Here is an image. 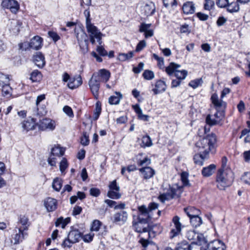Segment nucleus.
Here are the masks:
<instances>
[{
    "label": "nucleus",
    "instance_id": "1",
    "mask_svg": "<svg viewBox=\"0 0 250 250\" xmlns=\"http://www.w3.org/2000/svg\"><path fill=\"white\" fill-rule=\"evenodd\" d=\"M216 136L213 133L209 134L202 139L199 140L196 144V147L199 154L194 155L193 160L194 163L199 166L203 165L204 159L207 158L208 155L210 152L214 153L216 147Z\"/></svg>",
    "mask_w": 250,
    "mask_h": 250
},
{
    "label": "nucleus",
    "instance_id": "2",
    "mask_svg": "<svg viewBox=\"0 0 250 250\" xmlns=\"http://www.w3.org/2000/svg\"><path fill=\"white\" fill-rule=\"evenodd\" d=\"M84 15L85 17V27L88 34L90 42L92 44H94L96 41H97L99 45H101L103 34L97 27L92 23L90 11L88 10H85L84 11Z\"/></svg>",
    "mask_w": 250,
    "mask_h": 250
},
{
    "label": "nucleus",
    "instance_id": "3",
    "mask_svg": "<svg viewBox=\"0 0 250 250\" xmlns=\"http://www.w3.org/2000/svg\"><path fill=\"white\" fill-rule=\"evenodd\" d=\"M233 179V173L231 170H218L216 180L217 187L220 190H224L232 184Z\"/></svg>",
    "mask_w": 250,
    "mask_h": 250
},
{
    "label": "nucleus",
    "instance_id": "4",
    "mask_svg": "<svg viewBox=\"0 0 250 250\" xmlns=\"http://www.w3.org/2000/svg\"><path fill=\"white\" fill-rule=\"evenodd\" d=\"M148 221L137 219V221L132 222L133 229L138 233L148 232V237H154L157 232L154 231V229L157 227V225L150 226L148 223Z\"/></svg>",
    "mask_w": 250,
    "mask_h": 250
},
{
    "label": "nucleus",
    "instance_id": "5",
    "mask_svg": "<svg viewBox=\"0 0 250 250\" xmlns=\"http://www.w3.org/2000/svg\"><path fill=\"white\" fill-rule=\"evenodd\" d=\"M82 237V233L78 229H72L68 234L62 245L63 248H70L73 244L78 242Z\"/></svg>",
    "mask_w": 250,
    "mask_h": 250
},
{
    "label": "nucleus",
    "instance_id": "6",
    "mask_svg": "<svg viewBox=\"0 0 250 250\" xmlns=\"http://www.w3.org/2000/svg\"><path fill=\"white\" fill-rule=\"evenodd\" d=\"M42 39L41 37L36 36L33 37L30 42H24L19 44L20 49L26 50L30 48L34 50L40 49L42 46Z\"/></svg>",
    "mask_w": 250,
    "mask_h": 250
},
{
    "label": "nucleus",
    "instance_id": "7",
    "mask_svg": "<svg viewBox=\"0 0 250 250\" xmlns=\"http://www.w3.org/2000/svg\"><path fill=\"white\" fill-rule=\"evenodd\" d=\"M181 192V189L178 187H170L168 191L166 193L161 194L159 198L162 202H165V201L179 197Z\"/></svg>",
    "mask_w": 250,
    "mask_h": 250
},
{
    "label": "nucleus",
    "instance_id": "8",
    "mask_svg": "<svg viewBox=\"0 0 250 250\" xmlns=\"http://www.w3.org/2000/svg\"><path fill=\"white\" fill-rule=\"evenodd\" d=\"M180 220V218L178 216H175L172 218V222L173 225H170L171 228L169 232V237L171 239L179 235L181 232L182 225Z\"/></svg>",
    "mask_w": 250,
    "mask_h": 250
},
{
    "label": "nucleus",
    "instance_id": "9",
    "mask_svg": "<svg viewBox=\"0 0 250 250\" xmlns=\"http://www.w3.org/2000/svg\"><path fill=\"white\" fill-rule=\"evenodd\" d=\"M88 85L94 98L97 99L99 97L100 83L99 80L96 79V76H92L88 82Z\"/></svg>",
    "mask_w": 250,
    "mask_h": 250
},
{
    "label": "nucleus",
    "instance_id": "10",
    "mask_svg": "<svg viewBox=\"0 0 250 250\" xmlns=\"http://www.w3.org/2000/svg\"><path fill=\"white\" fill-rule=\"evenodd\" d=\"M1 6L4 8L8 9L13 13H16L20 8V6L15 0H3Z\"/></svg>",
    "mask_w": 250,
    "mask_h": 250
},
{
    "label": "nucleus",
    "instance_id": "11",
    "mask_svg": "<svg viewBox=\"0 0 250 250\" xmlns=\"http://www.w3.org/2000/svg\"><path fill=\"white\" fill-rule=\"evenodd\" d=\"M96 76V79L99 80L100 83H106L110 77V72L105 69H100L98 71L94 72L92 76Z\"/></svg>",
    "mask_w": 250,
    "mask_h": 250
},
{
    "label": "nucleus",
    "instance_id": "12",
    "mask_svg": "<svg viewBox=\"0 0 250 250\" xmlns=\"http://www.w3.org/2000/svg\"><path fill=\"white\" fill-rule=\"evenodd\" d=\"M14 234L12 236V239L14 240V244L17 245L21 243L24 239L27 233L24 232V230L22 228L16 227L14 229Z\"/></svg>",
    "mask_w": 250,
    "mask_h": 250
},
{
    "label": "nucleus",
    "instance_id": "13",
    "mask_svg": "<svg viewBox=\"0 0 250 250\" xmlns=\"http://www.w3.org/2000/svg\"><path fill=\"white\" fill-rule=\"evenodd\" d=\"M138 215L137 219H142L143 220L149 221L152 217L151 213H150L148 209L145 205L139 206Z\"/></svg>",
    "mask_w": 250,
    "mask_h": 250
},
{
    "label": "nucleus",
    "instance_id": "14",
    "mask_svg": "<svg viewBox=\"0 0 250 250\" xmlns=\"http://www.w3.org/2000/svg\"><path fill=\"white\" fill-rule=\"evenodd\" d=\"M43 205L48 212H52L57 209L58 202L54 198L47 197L43 200Z\"/></svg>",
    "mask_w": 250,
    "mask_h": 250
},
{
    "label": "nucleus",
    "instance_id": "15",
    "mask_svg": "<svg viewBox=\"0 0 250 250\" xmlns=\"http://www.w3.org/2000/svg\"><path fill=\"white\" fill-rule=\"evenodd\" d=\"M128 214L125 211L121 210L115 213L112 217L113 223L124 224L127 220Z\"/></svg>",
    "mask_w": 250,
    "mask_h": 250
},
{
    "label": "nucleus",
    "instance_id": "16",
    "mask_svg": "<svg viewBox=\"0 0 250 250\" xmlns=\"http://www.w3.org/2000/svg\"><path fill=\"white\" fill-rule=\"evenodd\" d=\"M208 249V242L205 238V242H201L199 240L193 242L189 245V250H207Z\"/></svg>",
    "mask_w": 250,
    "mask_h": 250
},
{
    "label": "nucleus",
    "instance_id": "17",
    "mask_svg": "<svg viewBox=\"0 0 250 250\" xmlns=\"http://www.w3.org/2000/svg\"><path fill=\"white\" fill-rule=\"evenodd\" d=\"M139 170L141 176L145 180L152 178L155 174V170L150 167H145L140 168Z\"/></svg>",
    "mask_w": 250,
    "mask_h": 250
},
{
    "label": "nucleus",
    "instance_id": "18",
    "mask_svg": "<svg viewBox=\"0 0 250 250\" xmlns=\"http://www.w3.org/2000/svg\"><path fill=\"white\" fill-rule=\"evenodd\" d=\"M226 247L222 241L215 240L208 244V250H225Z\"/></svg>",
    "mask_w": 250,
    "mask_h": 250
},
{
    "label": "nucleus",
    "instance_id": "19",
    "mask_svg": "<svg viewBox=\"0 0 250 250\" xmlns=\"http://www.w3.org/2000/svg\"><path fill=\"white\" fill-rule=\"evenodd\" d=\"M182 10L184 13L186 15L192 14L195 11V4L193 1H187L184 3Z\"/></svg>",
    "mask_w": 250,
    "mask_h": 250
},
{
    "label": "nucleus",
    "instance_id": "20",
    "mask_svg": "<svg viewBox=\"0 0 250 250\" xmlns=\"http://www.w3.org/2000/svg\"><path fill=\"white\" fill-rule=\"evenodd\" d=\"M75 34L76 35V37L77 39L78 42L80 45H81L83 41H84V42L86 43L87 42V40L86 39V35L84 31L79 28H75L74 30Z\"/></svg>",
    "mask_w": 250,
    "mask_h": 250
},
{
    "label": "nucleus",
    "instance_id": "21",
    "mask_svg": "<svg viewBox=\"0 0 250 250\" xmlns=\"http://www.w3.org/2000/svg\"><path fill=\"white\" fill-rule=\"evenodd\" d=\"M155 87L152 90L154 94L156 95L165 91L167 88V85L164 81L160 80L156 81Z\"/></svg>",
    "mask_w": 250,
    "mask_h": 250
},
{
    "label": "nucleus",
    "instance_id": "22",
    "mask_svg": "<svg viewBox=\"0 0 250 250\" xmlns=\"http://www.w3.org/2000/svg\"><path fill=\"white\" fill-rule=\"evenodd\" d=\"M187 238L189 240H199L201 242H205V237L202 234L196 233L194 230H190L187 231L186 234Z\"/></svg>",
    "mask_w": 250,
    "mask_h": 250
},
{
    "label": "nucleus",
    "instance_id": "23",
    "mask_svg": "<svg viewBox=\"0 0 250 250\" xmlns=\"http://www.w3.org/2000/svg\"><path fill=\"white\" fill-rule=\"evenodd\" d=\"M139 242L143 247L146 248L145 250H158V248L155 244L147 239L141 238Z\"/></svg>",
    "mask_w": 250,
    "mask_h": 250
},
{
    "label": "nucleus",
    "instance_id": "24",
    "mask_svg": "<svg viewBox=\"0 0 250 250\" xmlns=\"http://www.w3.org/2000/svg\"><path fill=\"white\" fill-rule=\"evenodd\" d=\"M34 62L39 68L43 67L45 64L44 57L41 52H38L33 57Z\"/></svg>",
    "mask_w": 250,
    "mask_h": 250
},
{
    "label": "nucleus",
    "instance_id": "25",
    "mask_svg": "<svg viewBox=\"0 0 250 250\" xmlns=\"http://www.w3.org/2000/svg\"><path fill=\"white\" fill-rule=\"evenodd\" d=\"M211 100L214 106L217 109L224 108L226 106V103L222 100H219L218 95L215 93L212 95Z\"/></svg>",
    "mask_w": 250,
    "mask_h": 250
},
{
    "label": "nucleus",
    "instance_id": "26",
    "mask_svg": "<svg viewBox=\"0 0 250 250\" xmlns=\"http://www.w3.org/2000/svg\"><path fill=\"white\" fill-rule=\"evenodd\" d=\"M21 124L22 128L26 131H28L35 128L36 122L33 118H29L27 120L23 121Z\"/></svg>",
    "mask_w": 250,
    "mask_h": 250
},
{
    "label": "nucleus",
    "instance_id": "27",
    "mask_svg": "<svg viewBox=\"0 0 250 250\" xmlns=\"http://www.w3.org/2000/svg\"><path fill=\"white\" fill-rule=\"evenodd\" d=\"M82 83V78L80 76L77 78H71L67 83L68 87L72 89L76 88Z\"/></svg>",
    "mask_w": 250,
    "mask_h": 250
},
{
    "label": "nucleus",
    "instance_id": "28",
    "mask_svg": "<svg viewBox=\"0 0 250 250\" xmlns=\"http://www.w3.org/2000/svg\"><path fill=\"white\" fill-rule=\"evenodd\" d=\"M143 10L145 15L146 16H151L155 12V4L151 2L146 3L144 6Z\"/></svg>",
    "mask_w": 250,
    "mask_h": 250
},
{
    "label": "nucleus",
    "instance_id": "29",
    "mask_svg": "<svg viewBox=\"0 0 250 250\" xmlns=\"http://www.w3.org/2000/svg\"><path fill=\"white\" fill-rule=\"evenodd\" d=\"M215 168L216 166L214 164H211L203 168L202 174L204 177H209L214 173Z\"/></svg>",
    "mask_w": 250,
    "mask_h": 250
},
{
    "label": "nucleus",
    "instance_id": "30",
    "mask_svg": "<svg viewBox=\"0 0 250 250\" xmlns=\"http://www.w3.org/2000/svg\"><path fill=\"white\" fill-rule=\"evenodd\" d=\"M65 149L60 145H55L51 149V154L53 156L61 157L64 154Z\"/></svg>",
    "mask_w": 250,
    "mask_h": 250
},
{
    "label": "nucleus",
    "instance_id": "31",
    "mask_svg": "<svg viewBox=\"0 0 250 250\" xmlns=\"http://www.w3.org/2000/svg\"><path fill=\"white\" fill-rule=\"evenodd\" d=\"M42 127H44L45 129H49L50 130H53L55 128V122L48 119H43L42 122Z\"/></svg>",
    "mask_w": 250,
    "mask_h": 250
},
{
    "label": "nucleus",
    "instance_id": "32",
    "mask_svg": "<svg viewBox=\"0 0 250 250\" xmlns=\"http://www.w3.org/2000/svg\"><path fill=\"white\" fill-rule=\"evenodd\" d=\"M238 2L237 0L234 2L231 0L227 5V10L230 13L238 12L240 9Z\"/></svg>",
    "mask_w": 250,
    "mask_h": 250
},
{
    "label": "nucleus",
    "instance_id": "33",
    "mask_svg": "<svg viewBox=\"0 0 250 250\" xmlns=\"http://www.w3.org/2000/svg\"><path fill=\"white\" fill-rule=\"evenodd\" d=\"M180 65L174 62H171L169 65L166 68V72L169 75H172L174 73H175L176 69L180 67Z\"/></svg>",
    "mask_w": 250,
    "mask_h": 250
},
{
    "label": "nucleus",
    "instance_id": "34",
    "mask_svg": "<svg viewBox=\"0 0 250 250\" xmlns=\"http://www.w3.org/2000/svg\"><path fill=\"white\" fill-rule=\"evenodd\" d=\"M184 210L189 218L199 215L200 212L199 210L192 207L185 208Z\"/></svg>",
    "mask_w": 250,
    "mask_h": 250
},
{
    "label": "nucleus",
    "instance_id": "35",
    "mask_svg": "<svg viewBox=\"0 0 250 250\" xmlns=\"http://www.w3.org/2000/svg\"><path fill=\"white\" fill-rule=\"evenodd\" d=\"M2 87V95L6 97H10L12 95V88L10 84L7 83L1 86Z\"/></svg>",
    "mask_w": 250,
    "mask_h": 250
},
{
    "label": "nucleus",
    "instance_id": "36",
    "mask_svg": "<svg viewBox=\"0 0 250 250\" xmlns=\"http://www.w3.org/2000/svg\"><path fill=\"white\" fill-rule=\"evenodd\" d=\"M118 96H111L109 98L108 102L110 104H118L122 98L120 92H116Z\"/></svg>",
    "mask_w": 250,
    "mask_h": 250
},
{
    "label": "nucleus",
    "instance_id": "37",
    "mask_svg": "<svg viewBox=\"0 0 250 250\" xmlns=\"http://www.w3.org/2000/svg\"><path fill=\"white\" fill-rule=\"evenodd\" d=\"M152 140L148 135H146L142 137V144L141 145L142 147H150L152 146Z\"/></svg>",
    "mask_w": 250,
    "mask_h": 250
},
{
    "label": "nucleus",
    "instance_id": "38",
    "mask_svg": "<svg viewBox=\"0 0 250 250\" xmlns=\"http://www.w3.org/2000/svg\"><path fill=\"white\" fill-rule=\"evenodd\" d=\"M42 78L41 73L38 70H34L31 73L30 79L33 82H40Z\"/></svg>",
    "mask_w": 250,
    "mask_h": 250
},
{
    "label": "nucleus",
    "instance_id": "39",
    "mask_svg": "<svg viewBox=\"0 0 250 250\" xmlns=\"http://www.w3.org/2000/svg\"><path fill=\"white\" fill-rule=\"evenodd\" d=\"M62 185V181L61 179L56 178L52 183V188L57 191H59Z\"/></svg>",
    "mask_w": 250,
    "mask_h": 250
},
{
    "label": "nucleus",
    "instance_id": "40",
    "mask_svg": "<svg viewBox=\"0 0 250 250\" xmlns=\"http://www.w3.org/2000/svg\"><path fill=\"white\" fill-rule=\"evenodd\" d=\"M70 221L69 218H66L64 219L62 217H60L56 220L55 222V226L57 227L61 225L62 229H64L65 226L69 223Z\"/></svg>",
    "mask_w": 250,
    "mask_h": 250
},
{
    "label": "nucleus",
    "instance_id": "41",
    "mask_svg": "<svg viewBox=\"0 0 250 250\" xmlns=\"http://www.w3.org/2000/svg\"><path fill=\"white\" fill-rule=\"evenodd\" d=\"M189 218L190 220V223L194 227H197L202 223V219L199 216V215H196Z\"/></svg>",
    "mask_w": 250,
    "mask_h": 250
},
{
    "label": "nucleus",
    "instance_id": "42",
    "mask_svg": "<svg viewBox=\"0 0 250 250\" xmlns=\"http://www.w3.org/2000/svg\"><path fill=\"white\" fill-rule=\"evenodd\" d=\"M133 52L130 51L128 53H120L118 59L120 61L124 62L132 58L133 56Z\"/></svg>",
    "mask_w": 250,
    "mask_h": 250
},
{
    "label": "nucleus",
    "instance_id": "43",
    "mask_svg": "<svg viewBox=\"0 0 250 250\" xmlns=\"http://www.w3.org/2000/svg\"><path fill=\"white\" fill-rule=\"evenodd\" d=\"M215 3L213 0H205L204 9L205 10L210 11L214 7Z\"/></svg>",
    "mask_w": 250,
    "mask_h": 250
},
{
    "label": "nucleus",
    "instance_id": "44",
    "mask_svg": "<svg viewBox=\"0 0 250 250\" xmlns=\"http://www.w3.org/2000/svg\"><path fill=\"white\" fill-rule=\"evenodd\" d=\"M107 195L109 198L114 199H119L121 196V194L119 193V190H109Z\"/></svg>",
    "mask_w": 250,
    "mask_h": 250
},
{
    "label": "nucleus",
    "instance_id": "45",
    "mask_svg": "<svg viewBox=\"0 0 250 250\" xmlns=\"http://www.w3.org/2000/svg\"><path fill=\"white\" fill-rule=\"evenodd\" d=\"M188 75V71L186 70H183L181 71L176 70L175 76L179 80H184Z\"/></svg>",
    "mask_w": 250,
    "mask_h": 250
},
{
    "label": "nucleus",
    "instance_id": "46",
    "mask_svg": "<svg viewBox=\"0 0 250 250\" xmlns=\"http://www.w3.org/2000/svg\"><path fill=\"white\" fill-rule=\"evenodd\" d=\"M220 119H215L214 116L208 115L206 118V122L209 125H214L219 123Z\"/></svg>",
    "mask_w": 250,
    "mask_h": 250
},
{
    "label": "nucleus",
    "instance_id": "47",
    "mask_svg": "<svg viewBox=\"0 0 250 250\" xmlns=\"http://www.w3.org/2000/svg\"><path fill=\"white\" fill-rule=\"evenodd\" d=\"M10 79L8 75L0 73V86L9 83Z\"/></svg>",
    "mask_w": 250,
    "mask_h": 250
},
{
    "label": "nucleus",
    "instance_id": "48",
    "mask_svg": "<svg viewBox=\"0 0 250 250\" xmlns=\"http://www.w3.org/2000/svg\"><path fill=\"white\" fill-rule=\"evenodd\" d=\"M203 83L202 79H197L192 81H191L188 85L195 89L201 85Z\"/></svg>",
    "mask_w": 250,
    "mask_h": 250
},
{
    "label": "nucleus",
    "instance_id": "49",
    "mask_svg": "<svg viewBox=\"0 0 250 250\" xmlns=\"http://www.w3.org/2000/svg\"><path fill=\"white\" fill-rule=\"evenodd\" d=\"M144 79L147 80H150L154 78V74L153 71L149 70H145L143 73Z\"/></svg>",
    "mask_w": 250,
    "mask_h": 250
},
{
    "label": "nucleus",
    "instance_id": "50",
    "mask_svg": "<svg viewBox=\"0 0 250 250\" xmlns=\"http://www.w3.org/2000/svg\"><path fill=\"white\" fill-rule=\"evenodd\" d=\"M81 143L82 145L86 146L89 143V136L86 132H83L81 139Z\"/></svg>",
    "mask_w": 250,
    "mask_h": 250
},
{
    "label": "nucleus",
    "instance_id": "51",
    "mask_svg": "<svg viewBox=\"0 0 250 250\" xmlns=\"http://www.w3.org/2000/svg\"><path fill=\"white\" fill-rule=\"evenodd\" d=\"M101 224L102 223L100 221L98 220H94L92 224L91 230L92 231H98L99 230Z\"/></svg>",
    "mask_w": 250,
    "mask_h": 250
},
{
    "label": "nucleus",
    "instance_id": "52",
    "mask_svg": "<svg viewBox=\"0 0 250 250\" xmlns=\"http://www.w3.org/2000/svg\"><path fill=\"white\" fill-rule=\"evenodd\" d=\"M151 26L150 23H142L139 26V32L141 33H145L146 31L150 29V27Z\"/></svg>",
    "mask_w": 250,
    "mask_h": 250
},
{
    "label": "nucleus",
    "instance_id": "53",
    "mask_svg": "<svg viewBox=\"0 0 250 250\" xmlns=\"http://www.w3.org/2000/svg\"><path fill=\"white\" fill-rule=\"evenodd\" d=\"M175 250H189V245L186 242H182L178 244Z\"/></svg>",
    "mask_w": 250,
    "mask_h": 250
},
{
    "label": "nucleus",
    "instance_id": "54",
    "mask_svg": "<svg viewBox=\"0 0 250 250\" xmlns=\"http://www.w3.org/2000/svg\"><path fill=\"white\" fill-rule=\"evenodd\" d=\"M68 167L67 160L65 158H63L60 163V170L62 173Z\"/></svg>",
    "mask_w": 250,
    "mask_h": 250
},
{
    "label": "nucleus",
    "instance_id": "55",
    "mask_svg": "<svg viewBox=\"0 0 250 250\" xmlns=\"http://www.w3.org/2000/svg\"><path fill=\"white\" fill-rule=\"evenodd\" d=\"M151 163V160L148 157H145L143 160L137 162L139 166H148Z\"/></svg>",
    "mask_w": 250,
    "mask_h": 250
},
{
    "label": "nucleus",
    "instance_id": "56",
    "mask_svg": "<svg viewBox=\"0 0 250 250\" xmlns=\"http://www.w3.org/2000/svg\"><path fill=\"white\" fill-rule=\"evenodd\" d=\"M241 180L244 183L250 185V172H245L242 176Z\"/></svg>",
    "mask_w": 250,
    "mask_h": 250
},
{
    "label": "nucleus",
    "instance_id": "57",
    "mask_svg": "<svg viewBox=\"0 0 250 250\" xmlns=\"http://www.w3.org/2000/svg\"><path fill=\"white\" fill-rule=\"evenodd\" d=\"M230 1L231 0H216V3L218 7L224 8L227 6Z\"/></svg>",
    "mask_w": 250,
    "mask_h": 250
},
{
    "label": "nucleus",
    "instance_id": "58",
    "mask_svg": "<svg viewBox=\"0 0 250 250\" xmlns=\"http://www.w3.org/2000/svg\"><path fill=\"white\" fill-rule=\"evenodd\" d=\"M153 57L154 59L158 62V64L160 68H162L164 65V59L163 57H159L157 54H153Z\"/></svg>",
    "mask_w": 250,
    "mask_h": 250
},
{
    "label": "nucleus",
    "instance_id": "59",
    "mask_svg": "<svg viewBox=\"0 0 250 250\" xmlns=\"http://www.w3.org/2000/svg\"><path fill=\"white\" fill-rule=\"evenodd\" d=\"M28 222V219L27 218L23 216L21 218L20 220V223L23 226L20 227V228H22L23 230H25L27 229L28 226L27 225Z\"/></svg>",
    "mask_w": 250,
    "mask_h": 250
},
{
    "label": "nucleus",
    "instance_id": "60",
    "mask_svg": "<svg viewBox=\"0 0 250 250\" xmlns=\"http://www.w3.org/2000/svg\"><path fill=\"white\" fill-rule=\"evenodd\" d=\"M180 30L181 33L189 34L190 33V29L189 25L186 23L181 26Z\"/></svg>",
    "mask_w": 250,
    "mask_h": 250
},
{
    "label": "nucleus",
    "instance_id": "61",
    "mask_svg": "<svg viewBox=\"0 0 250 250\" xmlns=\"http://www.w3.org/2000/svg\"><path fill=\"white\" fill-rule=\"evenodd\" d=\"M227 159L226 157H223L222 159L221 167L218 170H231V169L227 166Z\"/></svg>",
    "mask_w": 250,
    "mask_h": 250
},
{
    "label": "nucleus",
    "instance_id": "62",
    "mask_svg": "<svg viewBox=\"0 0 250 250\" xmlns=\"http://www.w3.org/2000/svg\"><path fill=\"white\" fill-rule=\"evenodd\" d=\"M146 42L145 40L140 41L137 45L135 51L139 52L146 46Z\"/></svg>",
    "mask_w": 250,
    "mask_h": 250
},
{
    "label": "nucleus",
    "instance_id": "63",
    "mask_svg": "<svg viewBox=\"0 0 250 250\" xmlns=\"http://www.w3.org/2000/svg\"><path fill=\"white\" fill-rule=\"evenodd\" d=\"M196 15L200 20L202 21H206L208 19V15L202 12H198L196 14Z\"/></svg>",
    "mask_w": 250,
    "mask_h": 250
},
{
    "label": "nucleus",
    "instance_id": "64",
    "mask_svg": "<svg viewBox=\"0 0 250 250\" xmlns=\"http://www.w3.org/2000/svg\"><path fill=\"white\" fill-rule=\"evenodd\" d=\"M49 36L51 38L54 42H57L60 40V37L57 33L54 31H49L48 32Z\"/></svg>",
    "mask_w": 250,
    "mask_h": 250
}]
</instances>
